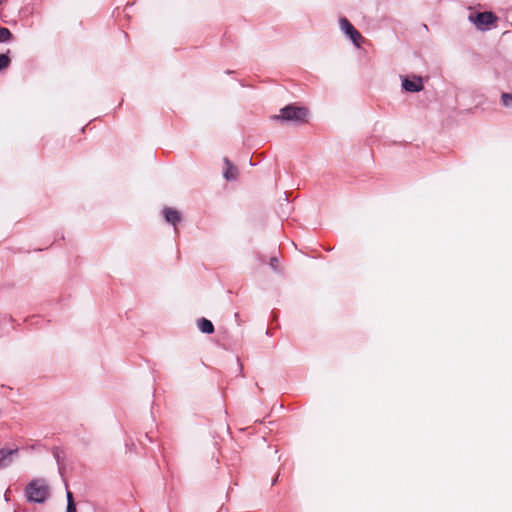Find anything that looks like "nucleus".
<instances>
[{"mask_svg":"<svg viewBox=\"0 0 512 512\" xmlns=\"http://www.w3.org/2000/svg\"><path fill=\"white\" fill-rule=\"evenodd\" d=\"M308 110L304 107L295 105H287L280 110L279 115H274L272 118L282 121H294L296 123L307 122Z\"/></svg>","mask_w":512,"mask_h":512,"instance_id":"nucleus-2","label":"nucleus"},{"mask_svg":"<svg viewBox=\"0 0 512 512\" xmlns=\"http://www.w3.org/2000/svg\"><path fill=\"white\" fill-rule=\"evenodd\" d=\"M162 213L166 222L172 224L174 227H176L177 224L181 221L180 212L174 208L165 207ZM175 230L177 231V228H175Z\"/></svg>","mask_w":512,"mask_h":512,"instance_id":"nucleus-6","label":"nucleus"},{"mask_svg":"<svg viewBox=\"0 0 512 512\" xmlns=\"http://www.w3.org/2000/svg\"><path fill=\"white\" fill-rule=\"evenodd\" d=\"M277 263H278L277 258H276V257H272V258H271V261H270V264H271V266H272L274 269H276Z\"/></svg>","mask_w":512,"mask_h":512,"instance_id":"nucleus-15","label":"nucleus"},{"mask_svg":"<svg viewBox=\"0 0 512 512\" xmlns=\"http://www.w3.org/2000/svg\"><path fill=\"white\" fill-rule=\"evenodd\" d=\"M66 512H77L75 503H71L70 505H67V511Z\"/></svg>","mask_w":512,"mask_h":512,"instance_id":"nucleus-14","label":"nucleus"},{"mask_svg":"<svg viewBox=\"0 0 512 512\" xmlns=\"http://www.w3.org/2000/svg\"><path fill=\"white\" fill-rule=\"evenodd\" d=\"M29 502L44 503L49 497V487L42 480H32L25 488Z\"/></svg>","mask_w":512,"mask_h":512,"instance_id":"nucleus-1","label":"nucleus"},{"mask_svg":"<svg viewBox=\"0 0 512 512\" xmlns=\"http://www.w3.org/2000/svg\"><path fill=\"white\" fill-rule=\"evenodd\" d=\"M402 87L408 92H419L423 90L424 85L421 77H414L413 79L404 78Z\"/></svg>","mask_w":512,"mask_h":512,"instance_id":"nucleus-5","label":"nucleus"},{"mask_svg":"<svg viewBox=\"0 0 512 512\" xmlns=\"http://www.w3.org/2000/svg\"><path fill=\"white\" fill-rule=\"evenodd\" d=\"M497 20L498 17L490 11L469 15V21L472 22L476 28L481 31L489 30L490 26L494 25Z\"/></svg>","mask_w":512,"mask_h":512,"instance_id":"nucleus-3","label":"nucleus"},{"mask_svg":"<svg viewBox=\"0 0 512 512\" xmlns=\"http://www.w3.org/2000/svg\"><path fill=\"white\" fill-rule=\"evenodd\" d=\"M10 50L7 51L9 53ZM11 64V59L8 54H0V71L7 69Z\"/></svg>","mask_w":512,"mask_h":512,"instance_id":"nucleus-11","label":"nucleus"},{"mask_svg":"<svg viewBox=\"0 0 512 512\" xmlns=\"http://www.w3.org/2000/svg\"><path fill=\"white\" fill-rule=\"evenodd\" d=\"M340 25L342 30L350 37L353 43L359 46V41L362 39L361 34L355 29V27L346 18L340 19Z\"/></svg>","mask_w":512,"mask_h":512,"instance_id":"nucleus-4","label":"nucleus"},{"mask_svg":"<svg viewBox=\"0 0 512 512\" xmlns=\"http://www.w3.org/2000/svg\"><path fill=\"white\" fill-rule=\"evenodd\" d=\"M225 164H226V169L224 171V177L226 180H235L237 178V175H238V170L237 168L227 159L225 158Z\"/></svg>","mask_w":512,"mask_h":512,"instance_id":"nucleus-9","label":"nucleus"},{"mask_svg":"<svg viewBox=\"0 0 512 512\" xmlns=\"http://www.w3.org/2000/svg\"><path fill=\"white\" fill-rule=\"evenodd\" d=\"M74 503L73 495L70 491L67 492V505Z\"/></svg>","mask_w":512,"mask_h":512,"instance_id":"nucleus-13","label":"nucleus"},{"mask_svg":"<svg viewBox=\"0 0 512 512\" xmlns=\"http://www.w3.org/2000/svg\"><path fill=\"white\" fill-rule=\"evenodd\" d=\"M197 327L199 328V330L202 332V333H205V334H212L214 332V325L213 323L206 319V318H200L198 321H197Z\"/></svg>","mask_w":512,"mask_h":512,"instance_id":"nucleus-8","label":"nucleus"},{"mask_svg":"<svg viewBox=\"0 0 512 512\" xmlns=\"http://www.w3.org/2000/svg\"><path fill=\"white\" fill-rule=\"evenodd\" d=\"M502 104L507 108H512V94L504 92L501 95Z\"/></svg>","mask_w":512,"mask_h":512,"instance_id":"nucleus-12","label":"nucleus"},{"mask_svg":"<svg viewBox=\"0 0 512 512\" xmlns=\"http://www.w3.org/2000/svg\"><path fill=\"white\" fill-rule=\"evenodd\" d=\"M18 449H0V468H5L11 463L10 456L17 454Z\"/></svg>","mask_w":512,"mask_h":512,"instance_id":"nucleus-7","label":"nucleus"},{"mask_svg":"<svg viewBox=\"0 0 512 512\" xmlns=\"http://www.w3.org/2000/svg\"><path fill=\"white\" fill-rule=\"evenodd\" d=\"M13 35L11 31L6 27H0V42L5 43L11 41Z\"/></svg>","mask_w":512,"mask_h":512,"instance_id":"nucleus-10","label":"nucleus"}]
</instances>
